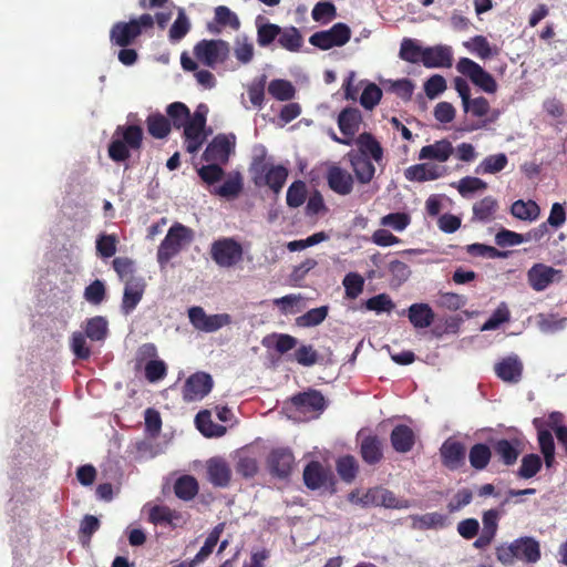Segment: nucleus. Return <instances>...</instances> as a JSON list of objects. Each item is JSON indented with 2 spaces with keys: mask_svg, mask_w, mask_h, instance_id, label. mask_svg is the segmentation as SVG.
<instances>
[{
  "mask_svg": "<svg viewBox=\"0 0 567 567\" xmlns=\"http://www.w3.org/2000/svg\"><path fill=\"white\" fill-rule=\"evenodd\" d=\"M143 128L136 124L118 125L109 144V156L113 162L122 163L130 158L131 151H140L143 145Z\"/></svg>",
  "mask_w": 567,
  "mask_h": 567,
  "instance_id": "nucleus-1",
  "label": "nucleus"
},
{
  "mask_svg": "<svg viewBox=\"0 0 567 567\" xmlns=\"http://www.w3.org/2000/svg\"><path fill=\"white\" fill-rule=\"evenodd\" d=\"M540 556L539 542L530 536L519 537L496 547L497 560L504 566H513L516 560L536 564Z\"/></svg>",
  "mask_w": 567,
  "mask_h": 567,
  "instance_id": "nucleus-2",
  "label": "nucleus"
},
{
  "mask_svg": "<svg viewBox=\"0 0 567 567\" xmlns=\"http://www.w3.org/2000/svg\"><path fill=\"white\" fill-rule=\"evenodd\" d=\"M193 238L194 233L189 227L181 223L172 225L157 248L156 257L159 266L165 267Z\"/></svg>",
  "mask_w": 567,
  "mask_h": 567,
  "instance_id": "nucleus-3",
  "label": "nucleus"
},
{
  "mask_svg": "<svg viewBox=\"0 0 567 567\" xmlns=\"http://www.w3.org/2000/svg\"><path fill=\"white\" fill-rule=\"evenodd\" d=\"M289 409L302 421L318 419L327 409L328 401L324 395L316 389H308L293 394L289 401Z\"/></svg>",
  "mask_w": 567,
  "mask_h": 567,
  "instance_id": "nucleus-4",
  "label": "nucleus"
},
{
  "mask_svg": "<svg viewBox=\"0 0 567 567\" xmlns=\"http://www.w3.org/2000/svg\"><path fill=\"white\" fill-rule=\"evenodd\" d=\"M154 27V19L151 14L144 13L128 22H116L110 30V41L113 45L126 48L132 45L144 30Z\"/></svg>",
  "mask_w": 567,
  "mask_h": 567,
  "instance_id": "nucleus-5",
  "label": "nucleus"
},
{
  "mask_svg": "<svg viewBox=\"0 0 567 567\" xmlns=\"http://www.w3.org/2000/svg\"><path fill=\"white\" fill-rule=\"evenodd\" d=\"M209 254L220 268H233L243 260L244 249L233 237H223L212 243Z\"/></svg>",
  "mask_w": 567,
  "mask_h": 567,
  "instance_id": "nucleus-6",
  "label": "nucleus"
},
{
  "mask_svg": "<svg viewBox=\"0 0 567 567\" xmlns=\"http://www.w3.org/2000/svg\"><path fill=\"white\" fill-rule=\"evenodd\" d=\"M230 53V45L221 39L200 40L194 47L196 59L208 68L225 63Z\"/></svg>",
  "mask_w": 567,
  "mask_h": 567,
  "instance_id": "nucleus-7",
  "label": "nucleus"
},
{
  "mask_svg": "<svg viewBox=\"0 0 567 567\" xmlns=\"http://www.w3.org/2000/svg\"><path fill=\"white\" fill-rule=\"evenodd\" d=\"M351 29L343 22L333 24L329 30L317 31L309 38V43L322 51L342 47L349 42Z\"/></svg>",
  "mask_w": 567,
  "mask_h": 567,
  "instance_id": "nucleus-8",
  "label": "nucleus"
},
{
  "mask_svg": "<svg viewBox=\"0 0 567 567\" xmlns=\"http://www.w3.org/2000/svg\"><path fill=\"white\" fill-rule=\"evenodd\" d=\"M188 319L192 326L203 332H215L223 327L231 323V317L228 313L207 315L199 306L188 309Z\"/></svg>",
  "mask_w": 567,
  "mask_h": 567,
  "instance_id": "nucleus-9",
  "label": "nucleus"
},
{
  "mask_svg": "<svg viewBox=\"0 0 567 567\" xmlns=\"http://www.w3.org/2000/svg\"><path fill=\"white\" fill-rule=\"evenodd\" d=\"M456 69L460 73L468 76L471 81L486 93H495L497 83L495 79L485 71L478 63L468 58H461Z\"/></svg>",
  "mask_w": 567,
  "mask_h": 567,
  "instance_id": "nucleus-10",
  "label": "nucleus"
},
{
  "mask_svg": "<svg viewBox=\"0 0 567 567\" xmlns=\"http://www.w3.org/2000/svg\"><path fill=\"white\" fill-rule=\"evenodd\" d=\"M206 117L199 113H194L192 117L182 126L184 130L183 136L185 138L186 151L194 154L199 151L207 138Z\"/></svg>",
  "mask_w": 567,
  "mask_h": 567,
  "instance_id": "nucleus-11",
  "label": "nucleus"
},
{
  "mask_svg": "<svg viewBox=\"0 0 567 567\" xmlns=\"http://www.w3.org/2000/svg\"><path fill=\"white\" fill-rule=\"evenodd\" d=\"M362 123V114L358 109L346 107L338 116V126L344 137L332 135L333 141L343 145H351L354 135L359 132Z\"/></svg>",
  "mask_w": 567,
  "mask_h": 567,
  "instance_id": "nucleus-12",
  "label": "nucleus"
},
{
  "mask_svg": "<svg viewBox=\"0 0 567 567\" xmlns=\"http://www.w3.org/2000/svg\"><path fill=\"white\" fill-rule=\"evenodd\" d=\"M488 443L493 449L494 455L501 461H517L526 447V442L520 436L511 439L491 436Z\"/></svg>",
  "mask_w": 567,
  "mask_h": 567,
  "instance_id": "nucleus-13",
  "label": "nucleus"
},
{
  "mask_svg": "<svg viewBox=\"0 0 567 567\" xmlns=\"http://www.w3.org/2000/svg\"><path fill=\"white\" fill-rule=\"evenodd\" d=\"M213 379L210 374L205 372H196L192 374L183 386V399L186 402L202 400L213 389Z\"/></svg>",
  "mask_w": 567,
  "mask_h": 567,
  "instance_id": "nucleus-14",
  "label": "nucleus"
},
{
  "mask_svg": "<svg viewBox=\"0 0 567 567\" xmlns=\"http://www.w3.org/2000/svg\"><path fill=\"white\" fill-rule=\"evenodd\" d=\"M303 481L310 489H332L333 474L322 463H308L303 471Z\"/></svg>",
  "mask_w": 567,
  "mask_h": 567,
  "instance_id": "nucleus-15",
  "label": "nucleus"
},
{
  "mask_svg": "<svg viewBox=\"0 0 567 567\" xmlns=\"http://www.w3.org/2000/svg\"><path fill=\"white\" fill-rule=\"evenodd\" d=\"M234 147V142L225 134L216 135L207 145L203 153V159L207 163H221L228 162L229 155Z\"/></svg>",
  "mask_w": 567,
  "mask_h": 567,
  "instance_id": "nucleus-16",
  "label": "nucleus"
},
{
  "mask_svg": "<svg viewBox=\"0 0 567 567\" xmlns=\"http://www.w3.org/2000/svg\"><path fill=\"white\" fill-rule=\"evenodd\" d=\"M364 504L368 506H384L386 508L404 509L411 507V503L406 499L396 498L395 495L385 488L374 487L365 493Z\"/></svg>",
  "mask_w": 567,
  "mask_h": 567,
  "instance_id": "nucleus-17",
  "label": "nucleus"
},
{
  "mask_svg": "<svg viewBox=\"0 0 567 567\" xmlns=\"http://www.w3.org/2000/svg\"><path fill=\"white\" fill-rule=\"evenodd\" d=\"M326 178L330 189L338 195L347 196L353 190V176L338 165H332L328 168Z\"/></svg>",
  "mask_w": 567,
  "mask_h": 567,
  "instance_id": "nucleus-18",
  "label": "nucleus"
},
{
  "mask_svg": "<svg viewBox=\"0 0 567 567\" xmlns=\"http://www.w3.org/2000/svg\"><path fill=\"white\" fill-rule=\"evenodd\" d=\"M416 441V433L406 424L395 425L390 433L391 446L396 453L400 454L411 452L415 446Z\"/></svg>",
  "mask_w": 567,
  "mask_h": 567,
  "instance_id": "nucleus-19",
  "label": "nucleus"
},
{
  "mask_svg": "<svg viewBox=\"0 0 567 567\" xmlns=\"http://www.w3.org/2000/svg\"><path fill=\"white\" fill-rule=\"evenodd\" d=\"M524 365L517 355L503 358L494 367V372L503 382L518 383L523 377Z\"/></svg>",
  "mask_w": 567,
  "mask_h": 567,
  "instance_id": "nucleus-20",
  "label": "nucleus"
},
{
  "mask_svg": "<svg viewBox=\"0 0 567 567\" xmlns=\"http://www.w3.org/2000/svg\"><path fill=\"white\" fill-rule=\"evenodd\" d=\"M347 158L354 174L353 178L361 185L371 183L377 172L374 161L370 157L359 156L353 151L347 153Z\"/></svg>",
  "mask_w": 567,
  "mask_h": 567,
  "instance_id": "nucleus-21",
  "label": "nucleus"
},
{
  "mask_svg": "<svg viewBox=\"0 0 567 567\" xmlns=\"http://www.w3.org/2000/svg\"><path fill=\"white\" fill-rule=\"evenodd\" d=\"M558 274L560 270L538 262L527 271V281L535 291H543L554 282L555 276Z\"/></svg>",
  "mask_w": 567,
  "mask_h": 567,
  "instance_id": "nucleus-22",
  "label": "nucleus"
},
{
  "mask_svg": "<svg viewBox=\"0 0 567 567\" xmlns=\"http://www.w3.org/2000/svg\"><path fill=\"white\" fill-rule=\"evenodd\" d=\"M453 63L452 49L447 45L424 48L422 64L425 68H451Z\"/></svg>",
  "mask_w": 567,
  "mask_h": 567,
  "instance_id": "nucleus-23",
  "label": "nucleus"
},
{
  "mask_svg": "<svg viewBox=\"0 0 567 567\" xmlns=\"http://www.w3.org/2000/svg\"><path fill=\"white\" fill-rule=\"evenodd\" d=\"M144 508L148 509V520L154 525L165 524L175 528L184 523L182 514L167 506L147 504Z\"/></svg>",
  "mask_w": 567,
  "mask_h": 567,
  "instance_id": "nucleus-24",
  "label": "nucleus"
},
{
  "mask_svg": "<svg viewBox=\"0 0 567 567\" xmlns=\"http://www.w3.org/2000/svg\"><path fill=\"white\" fill-rule=\"evenodd\" d=\"M355 144L358 150H352L354 154L363 157H370L377 164L383 159V147L371 133H361L357 137Z\"/></svg>",
  "mask_w": 567,
  "mask_h": 567,
  "instance_id": "nucleus-25",
  "label": "nucleus"
},
{
  "mask_svg": "<svg viewBox=\"0 0 567 567\" xmlns=\"http://www.w3.org/2000/svg\"><path fill=\"white\" fill-rule=\"evenodd\" d=\"M146 282L143 279L133 280L124 284L121 310L124 315H130L140 303L145 292Z\"/></svg>",
  "mask_w": 567,
  "mask_h": 567,
  "instance_id": "nucleus-26",
  "label": "nucleus"
},
{
  "mask_svg": "<svg viewBox=\"0 0 567 567\" xmlns=\"http://www.w3.org/2000/svg\"><path fill=\"white\" fill-rule=\"evenodd\" d=\"M452 143L447 140L436 141L433 144L425 145L419 153L420 159H434L437 162H446L453 154Z\"/></svg>",
  "mask_w": 567,
  "mask_h": 567,
  "instance_id": "nucleus-27",
  "label": "nucleus"
},
{
  "mask_svg": "<svg viewBox=\"0 0 567 567\" xmlns=\"http://www.w3.org/2000/svg\"><path fill=\"white\" fill-rule=\"evenodd\" d=\"M408 317L414 328L424 329L434 321V311L427 303H413L408 309Z\"/></svg>",
  "mask_w": 567,
  "mask_h": 567,
  "instance_id": "nucleus-28",
  "label": "nucleus"
},
{
  "mask_svg": "<svg viewBox=\"0 0 567 567\" xmlns=\"http://www.w3.org/2000/svg\"><path fill=\"white\" fill-rule=\"evenodd\" d=\"M384 441L375 434L364 435L361 440L360 453L363 461H381Z\"/></svg>",
  "mask_w": 567,
  "mask_h": 567,
  "instance_id": "nucleus-29",
  "label": "nucleus"
},
{
  "mask_svg": "<svg viewBox=\"0 0 567 567\" xmlns=\"http://www.w3.org/2000/svg\"><path fill=\"white\" fill-rule=\"evenodd\" d=\"M404 176L408 181L422 183L437 179L442 173L435 165L415 164L404 171Z\"/></svg>",
  "mask_w": 567,
  "mask_h": 567,
  "instance_id": "nucleus-30",
  "label": "nucleus"
},
{
  "mask_svg": "<svg viewBox=\"0 0 567 567\" xmlns=\"http://www.w3.org/2000/svg\"><path fill=\"white\" fill-rule=\"evenodd\" d=\"M413 529H439L447 525V517L441 513L432 512L423 515H411Z\"/></svg>",
  "mask_w": 567,
  "mask_h": 567,
  "instance_id": "nucleus-31",
  "label": "nucleus"
},
{
  "mask_svg": "<svg viewBox=\"0 0 567 567\" xmlns=\"http://www.w3.org/2000/svg\"><path fill=\"white\" fill-rule=\"evenodd\" d=\"M147 132L151 136L162 140L168 136L172 131V123L162 113H152L146 118Z\"/></svg>",
  "mask_w": 567,
  "mask_h": 567,
  "instance_id": "nucleus-32",
  "label": "nucleus"
},
{
  "mask_svg": "<svg viewBox=\"0 0 567 567\" xmlns=\"http://www.w3.org/2000/svg\"><path fill=\"white\" fill-rule=\"evenodd\" d=\"M278 44L289 52H299L303 45V37L298 28L285 27L278 34Z\"/></svg>",
  "mask_w": 567,
  "mask_h": 567,
  "instance_id": "nucleus-33",
  "label": "nucleus"
},
{
  "mask_svg": "<svg viewBox=\"0 0 567 567\" xmlns=\"http://www.w3.org/2000/svg\"><path fill=\"white\" fill-rule=\"evenodd\" d=\"M195 423L199 432L207 437H219L226 433L224 425L213 422L212 414L208 410L199 411L195 417Z\"/></svg>",
  "mask_w": 567,
  "mask_h": 567,
  "instance_id": "nucleus-34",
  "label": "nucleus"
},
{
  "mask_svg": "<svg viewBox=\"0 0 567 567\" xmlns=\"http://www.w3.org/2000/svg\"><path fill=\"white\" fill-rule=\"evenodd\" d=\"M233 52L240 64H249L255 56V47L250 38L246 34H239L234 39Z\"/></svg>",
  "mask_w": 567,
  "mask_h": 567,
  "instance_id": "nucleus-35",
  "label": "nucleus"
},
{
  "mask_svg": "<svg viewBox=\"0 0 567 567\" xmlns=\"http://www.w3.org/2000/svg\"><path fill=\"white\" fill-rule=\"evenodd\" d=\"M440 453L443 461H465L466 445L457 436H450L443 442Z\"/></svg>",
  "mask_w": 567,
  "mask_h": 567,
  "instance_id": "nucleus-36",
  "label": "nucleus"
},
{
  "mask_svg": "<svg viewBox=\"0 0 567 567\" xmlns=\"http://www.w3.org/2000/svg\"><path fill=\"white\" fill-rule=\"evenodd\" d=\"M112 266L120 280L124 284L143 279L141 276H136V262L128 257H116L112 261Z\"/></svg>",
  "mask_w": 567,
  "mask_h": 567,
  "instance_id": "nucleus-37",
  "label": "nucleus"
},
{
  "mask_svg": "<svg viewBox=\"0 0 567 567\" xmlns=\"http://www.w3.org/2000/svg\"><path fill=\"white\" fill-rule=\"evenodd\" d=\"M533 423L537 429L538 444L544 455V461H555V442L551 432L542 427L544 422L539 419H535Z\"/></svg>",
  "mask_w": 567,
  "mask_h": 567,
  "instance_id": "nucleus-38",
  "label": "nucleus"
},
{
  "mask_svg": "<svg viewBox=\"0 0 567 567\" xmlns=\"http://www.w3.org/2000/svg\"><path fill=\"white\" fill-rule=\"evenodd\" d=\"M497 208V200L492 196H486L473 205V220L491 221Z\"/></svg>",
  "mask_w": 567,
  "mask_h": 567,
  "instance_id": "nucleus-39",
  "label": "nucleus"
},
{
  "mask_svg": "<svg viewBox=\"0 0 567 567\" xmlns=\"http://www.w3.org/2000/svg\"><path fill=\"white\" fill-rule=\"evenodd\" d=\"M511 213L517 219L534 221L539 217L540 208L534 200L518 199L512 204Z\"/></svg>",
  "mask_w": 567,
  "mask_h": 567,
  "instance_id": "nucleus-40",
  "label": "nucleus"
},
{
  "mask_svg": "<svg viewBox=\"0 0 567 567\" xmlns=\"http://www.w3.org/2000/svg\"><path fill=\"white\" fill-rule=\"evenodd\" d=\"M85 336L92 341H103L109 333L107 320L102 316H95L86 320Z\"/></svg>",
  "mask_w": 567,
  "mask_h": 567,
  "instance_id": "nucleus-41",
  "label": "nucleus"
},
{
  "mask_svg": "<svg viewBox=\"0 0 567 567\" xmlns=\"http://www.w3.org/2000/svg\"><path fill=\"white\" fill-rule=\"evenodd\" d=\"M167 118L172 123V127L182 128L183 125L192 117L190 111L183 102H173L166 107Z\"/></svg>",
  "mask_w": 567,
  "mask_h": 567,
  "instance_id": "nucleus-42",
  "label": "nucleus"
},
{
  "mask_svg": "<svg viewBox=\"0 0 567 567\" xmlns=\"http://www.w3.org/2000/svg\"><path fill=\"white\" fill-rule=\"evenodd\" d=\"M424 48L410 38H404L401 42L399 56L409 63H422Z\"/></svg>",
  "mask_w": 567,
  "mask_h": 567,
  "instance_id": "nucleus-43",
  "label": "nucleus"
},
{
  "mask_svg": "<svg viewBox=\"0 0 567 567\" xmlns=\"http://www.w3.org/2000/svg\"><path fill=\"white\" fill-rule=\"evenodd\" d=\"M508 164V158L504 153L489 155L485 157L476 167L477 174H496L503 171Z\"/></svg>",
  "mask_w": 567,
  "mask_h": 567,
  "instance_id": "nucleus-44",
  "label": "nucleus"
},
{
  "mask_svg": "<svg viewBox=\"0 0 567 567\" xmlns=\"http://www.w3.org/2000/svg\"><path fill=\"white\" fill-rule=\"evenodd\" d=\"M268 93L278 101H289L295 97L296 89L288 80L276 79L269 83Z\"/></svg>",
  "mask_w": 567,
  "mask_h": 567,
  "instance_id": "nucleus-45",
  "label": "nucleus"
},
{
  "mask_svg": "<svg viewBox=\"0 0 567 567\" xmlns=\"http://www.w3.org/2000/svg\"><path fill=\"white\" fill-rule=\"evenodd\" d=\"M174 491L178 498L183 501H190L198 492V484L194 477L183 475L175 482Z\"/></svg>",
  "mask_w": 567,
  "mask_h": 567,
  "instance_id": "nucleus-46",
  "label": "nucleus"
},
{
  "mask_svg": "<svg viewBox=\"0 0 567 567\" xmlns=\"http://www.w3.org/2000/svg\"><path fill=\"white\" fill-rule=\"evenodd\" d=\"M190 30V22L184 11V9L178 10V14L174 23L172 24L168 31V38L172 43L179 42L182 39L186 37V34Z\"/></svg>",
  "mask_w": 567,
  "mask_h": 567,
  "instance_id": "nucleus-47",
  "label": "nucleus"
},
{
  "mask_svg": "<svg viewBox=\"0 0 567 567\" xmlns=\"http://www.w3.org/2000/svg\"><path fill=\"white\" fill-rule=\"evenodd\" d=\"M511 321V311L505 302H501L492 316L483 323L482 331L498 329L503 323Z\"/></svg>",
  "mask_w": 567,
  "mask_h": 567,
  "instance_id": "nucleus-48",
  "label": "nucleus"
},
{
  "mask_svg": "<svg viewBox=\"0 0 567 567\" xmlns=\"http://www.w3.org/2000/svg\"><path fill=\"white\" fill-rule=\"evenodd\" d=\"M347 299H357L363 291L364 278L358 272H349L342 280Z\"/></svg>",
  "mask_w": 567,
  "mask_h": 567,
  "instance_id": "nucleus-49",
  "label": "nucleus"
},
{
  "mask_svg": "<svg viewBox=\"0 0 567 567\" xmlns=\"http://www.w3.org/2000/svg\"><path fill=\"white\" fill-rule=\"evenodd\" d=\"M288 177V169L282 165L271 166L265 174V183L278 194Z\"/></svg>",
  "mask_w": 567,
  "mask_h": 567,
  "instance_id": "nucleus-50",
  "label": "nucleus"
},
{
  "mask_svg": "<svg viewBox=\"0 0 567 567\" xmlns=\"http://www.w3.org/2000/svg\"><path fill=\"white\" fill-rule=\"evenodd\" d=\"M328 306L310 309L302 316L298 317L296 319V323L299 327H316L324 321L328 316Z\"/></svg>",
  "mask_w": 567,
  "mask_h": 567,
  "instance_id": "nucleus-51",
  "label": "nucleus"
},
{
  "mask_svg": "<svg viewBox=\"0 0 567 567\" xmlns=\"http://www.w3.org/2000/svg\"><path fill=\"white\" fill-rule=\"evenodd\" d=\"M281 32V27L275 23L257 24V43L261 48L269 47Z\"/></svg>",
  "mask_w": 567,
  "mask_h": 567,
  "instance_id": "nucleus-52",
  "label": "nucleus"
},
{
  "mask_svg": "<svg viewBox=\"0 0 567 567\" xmlns=\"http://www.w3.org/2000/svg\"><path fill=\"white\" fill-rule=\"evenodd\" d=\"M209 481L219 487H225L230 481V470L227 463H209L208 466Z\"/></svg>",
  "mask_w": 567,
  "mask_h": 567,
  "instance_id": "nucleus-53",
  "label": "nucleus"
},
{
  "mask_svg": "<svg viewBox=\"0 0 567 567\" xmlns=\"http://www.w3.org/2000/svg\"><path fill=\"white\" fill-rule=\"evenodd\" d=\"M143 368L145 379L151 383L158 382L167 375V365L158 358L147 361Z\"/></svg>",
  "mask_w": 567,
  "mask_h": 567,
  "instance_id": "nucleus-54",
  "label": "nucleus"
},
{
  "mask_svg": "<svg viewBox=\"0 0 567 567\" xmlns=\"http://www.w3.org/2000/svg\"><path fill=\"white\" fill-rule=\"evenodd\" d=\"M307 196L306 183L302 181L293 182L287 190V205L291 208L301 206Z\"/></svg>",
  "mask_w": 567,
  "mask_h": 567,
  "instance_id": "nucleus-55",
  "label": "nucleus"
},
{
  "mask_svg": "<svg viewBox=\"0 0 567 567\" xmlns=\"http://www.w3.org/2000/svg\"><path fill=\"white\" fill-rule=\"evenodd\" d=\"M243 189V179L240 174H236L226 179L220 186L215 189V194L225 198L236 197Z\"/></svg>",
  "mask_w": 567,
  "mask_h": 567,
  "instance_id": "nucleus-56",
  "label": "nucleus"
},
{
  "mask_svg": "<svg viewBox=\"0 0 567 567\" xmlns=\"http://www.w3.org/2000/svg\"><path fill=\"white\" fill-rule=\"evenodd\" d=\"M215 21L221 27H229L237 31L240 28V20L235 12L226 6H218L215 9Z\"/></svg>",
  "mask_w": 567,
  "mask_h": 567,
  "instance_id": "nucleus-57",
  "label": "nucleus"
},
{
  "mask_svg": "<svg viewBox=\"0 0 567 567\" xmlns=\"http://www.w3.org/2000/svg\"><path fill=\"white\" fill-rule=\"evenodd\" d=\"M382 97V90L374 83H369L361 96H360V104L365 110H373L380 102Z\"/></svg>",
  "mask_w": 567,
  "mask_h": 567,
  "instance_id": "nucleus-58",
  "label": "nucleus"
},
{
  "mask_svg": "<svg viewBox=\"0 0 567 567\" xmlns=\"http://www.w3.org/2000/svg\"><path fill=\"white\" fill-rule=\"evenodd\" d=\"M367 310L380 312H390L393 310L394 302L386 293L377 295L368 299L364 303Z\"/></svg>",
  "mask_w": 567,
  "mask_h": 567,
  "instance_id": "nucleus-59",
  "label": "nucleus"
},
{
  "mask_svg": "<svg viewBox=\"0 0 567 567\" xmlns=\"http://www.w3.org/2000/svg\"><path fill=\"white\" fill-rule=\"evenodd\" d=\"M266 83L267 75L261 74L248 86V96L255 106L261 107L264 103Z\"/></svg>",
  "mask_w": 567,
  "mask_h": 567,
  "instance_id": "nucleus-60",
  "label": "nucleus"
},
{
  "mask_svg": "<svg viewBox=\"0 0 567 567\" xmlns=\"http://www.w3.org/2000/svg\"><path fill=\"white\" fill-rule=\"evenodd\" d=\"M486 188L487 184L483 179L472 176L463 177L457 185V190L463 197H467L475 192L485 190Z\"/></svg>",
  "mask_w": 567,
  "mask_h": 567,
  "instance_id": "nucleus-61",
  "label": "nucleus"
},
{
  "mask_svg": "<svg viewBox=\"0 0 567 567\" xmlns=\"http://www.w3.org/2000/svg\"><path fill=\"white\" fill-rule=\"evenodd\" d=\"M311 17L317 22L331 21L337 17V8L330 1L318 2L312 9Z\"/></svg>",
  "mask_w": 567,
  "mask_h": 567,
  "instance_id": "nucleus-62",
  "label": "nucleus"
},
{
  "mask_svg": "<svg viewBox=\"0 0 567 567\" xmlns=\"http://www.w3.org/2000/svg\"><path fill=\"white\" fill-rule=\"evenodd\" d=\"M295 360L303 367H311L318 362V351L311 344H302L295 351Z\"/></svg>",
  "mask_w": 567,
  "mask_h": 567,
  "instance_id": "nucleus-63",
  "label": "nucleus"
},
{
  "mask_svg": "<svg viewBox=\"0 0 567 567\" xmlns=\"http://www.w3.org/2000/svg\"><path fill=\"white\" fill-rule=\"evenodd\" d=\"M116 244L115 235L103 234L96 239V251L102 258H110L116 252Z\"/></svg>",
  "mask_w": 567,
  "mask_h": 567,
  "instance_id": "nucleus-64",
  "label": "nucleus"
}]
</instances>
